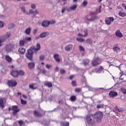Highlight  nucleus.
I'll use <instances>...</instances> for the list:
<instances>
[{"label":"nucleus","mask_w":126,"mask_h":126,"mask_svg":"<svg viewBox=\"0 0 126 126\" xmlns=\"http://www.w3.org/2000/svg\"><path fill=\"white\" fill-rule=\"evenodd\" d=\"M20 9L21 11L24 13V14H26V15H27V14H29V12L26 10V8H25V7H24V6L20 7Z\"/></svg>","instance_id":"nucleus-12"},{"label":"nucleus","mask_w":126,"mask_h":126,"mask_svg":"<svg viewBox=\"0 0 126 126\" xmlns=\"http://www.w3.org/2000/svg\"><path fill=\"white\" fill-rule=\"evenodd\" d=\"M60 73L61 74H63V73H65V70L63 69H60Z\"/></svg>","instance_id":"nucleus-54"},{"label":"nucleus","mask_w":126,"mask_h":126,"mask_svg":"<svg viewBox=\"0 0 126 126\" xmlns=\"http://www.w3.org/2000/svg\"><path fill=\"white\" fill-rule=\"evenodd\" d=\"M66 7H63L61 9V12L62 13H63L64 12V11H65V10H66Z\"/></svg>","instance_id":"nucleus-53"},{"label":"nucleus","mask_w":126,"mask_h":126,"mask_svg":"<svg viewBox=\"0 0 126 126\" xmlns=\"http://www.w3.org/2000/svg\"><path fill=\"white\" fill-rule=\"evenodd\" d=\"M36 48H33V50L35 52H37V51H39L40 49H41V46H40V44L37 43L36 45Z\"/></svg>","instance_id":"nucleus-28"},{"label":"nucleus","mask_w":126,"mask_h":126,"mask_svg":"<svg viewBox=\"0 0 126 126\" xmlns=\"http://www.w3.org/2000/svg\"><path fill=\"white\" fill-rule=\"evenodd\" d=\"M87 3H88L87 0H84L82 2V4L84 6H86V5H87Z\"/></svg>","instance_id":"nucleus-48"},{"label":"nucleus","mask_w":126,"mask_h":126,"mask_svg":"<svg viewBox=\"0 0 126 126\" xmlns=\"http://www.w3.org/2000/svg\"><path fill=\"white\" fill-rule=\"evenodd\" d=\"M24 32L25 34H27V35H29V34H30V32H31V28H28L26 29Z\"/></svg>","instance_id":"nucleus-23"},{"label":"nucleus","mask_w":126,"mask_h":126,"mask_svg":"<svg viewBox=\"0 0 126 126\" xmlns=\"http://www.w3.org/2000/svg\"><path fill=\"white\" fill-rule=\"evenodd\" d=\"M4 42H5V38H1L0 39V47L3 46Z\"/></svg>","instance_id":"nucleus-29"},{"label":"nucleus","mask_w":126,"mask_h":126,"mask_svg":"<svg viewBox=\"0 0 126 126\" xmlns=\"http://www.w3.org/2000/svg\"><path fill=\"white\" fill-rule=\"evenodd\" d=\"M14 49V44L9 43L6 44L4 47V50L7 53H10Z\"/></svg>","instance_id":"nucleus-2"},{"label":"nucleus","mask_w":126,"mask_h":126,"mask_svg":"<svg viewBox=\"0 0 126 126\" xmlns=\"http://www.w3.org/2000/svg\"><path fill=\"white\" fill-rule=\"evenodd\" d=\"M124 76H125V75H122L121 76V77L119 78L120 80H124Z\"/></svg>","instance_id":"nucleus-61"},{"label":"nucleus","mask_w":126,"mask_h":126,"mask_svg":"<svg viewBox=\"0 0 126 126\" xmlns=\"http://www.w3.org/2000/svg\"><path fill=\"white\" fill-rule=\"evenodd\" d=\"M56 23V21L54 20H52L51 21H49V25H52L53 24H55Z\"/></svg>","instance_id":"nucleus-38"},{"label":"nucleus","mask_w":126,"mask_h":126,"mask_svg":"<svg viewBox=\"0 0 126 126\" xmlns=\"http://www.w3.org/2000/svg\"><path fill=\"white\" fill-rule=\"evenodd\" d=\"M30 14L36 15V14H39V11H38L37 10L33 11L32 9H30L29 10V14H27V15H30Z\"/></svg>","instance_id":"nucleus-11"},{"label":"nucleus","mask_w":126,"mask_h":126,"mask_svg":"<svg viewBox=\"0 0 126 126\" xmlns=\"http://www.w3.org/2000/svg\"><path fill=\"white\" fill-rule=\"evenodd\" d=\"M27 53L28 54L33 56V50H32V48L28 49L27 51Z\"/></svg>","instance_id":"nucleus-33"},{"label":"nucleus","mask_w":126,"mask_h":126,"mask_svg":"<svg viewBox=\"0 0 126 126\" xmlns=\"http://www.w3.org/2000/svg\"><path fill=\"white\" fill-rule=\"evenodd\" d=\"M121 91L123 94H126V89L125 88H121Z\"/></svg>","instance_id":"nucleus-51"},{"label":"nucleus","mask_w":126,"mask_h":126,"mask_svg":"<svg viewBox=\"0 0 126 126\" xmlns=\"http://www.w3.org/2000/svg\"><path fill=\"white\" fill-rule=\"evenodd\" d=\"M41 25L42 27H48L49 26V21H43L42 22Z\"/></svg>","instance_id":"nucleus-16"},{"label":"nucleus","mask_w":126,"mask_h":126,"mask_svg":"<svg viewBox=\"0 0 126 126\" xmlns=\"http://www.w3.org/2000/svg\"><path fill=\"white\" fill-rule=\"evenodd\" d=\"M109 96L114 97L115 96H118V93L115 92H110L109 93Z\"/></svg>","instance_id":"nucleus-22"},{"label":"nucleus","mask_w":126,"mask_h":126,"mask_svg":"<svg viewBox=\"0 0 126 126\" xmlns=\"http://www.w3.org/2000/svg\"><path fill=\"white\" fill-rule=\"evenodd\" d=\"M89 62H90L89 60L87 59L84 61L83 64H84V65H87L89 63Z\"/></svg>","instance_id":"nucleus-36"},{"label":"nucleus","mask_w":126,"mask_h":126,"mask_svg":"<svg viewBox=\"0 0 126 126\" xmlns=\"http://www.w3.org/2000/svg\"><path fill=\"white\" fill-rule=\"evenodd\" d=\"M88 30L87 29H85L83 31V33H84V34L83 35V37H86L87 36H88Z\"/></svg>","instance_id":"nucleus-30"},{"label":"nucleus","mask_w":126,"mask_h":126,"mask_svg":"<svg viewBox=\"0 0 126 126\" xmlns=\"http://www.w3.org/2000/svg\"><path fill=\"white\" fill-rule=\"evenodd\" d=\"M91 116L95 120L97 123H101L102 122V119L104 117V114L101 111H98L95 113L94 114H91Z\"/></svg>","instance_id":"nucleus-1"},{"label":"nucleus","mask_w":126,"mask_h":126,"mask_svg":"<svg viewBox=\"0 0 126 126\" xmlns=\"http://www.w3.org/2000/svg\"><path fill=\"white\" fill-rule=\"evenodd\" d=\"M26 57L30 61H33V55L27 53L26 54Z\"/></svg>","instance_id":"nucleus-21"},{"label":"nucleus","mask_w":126,"mask_h":126,"mask_svg":"<svg viewBox=\"0 0 126 126\" xmlns=\"http://www.w3.org/2000/svg\"><path fill=\"white\" fill-rule=\"evenodd\" d=\"M113 50L115 53H118L120 51V48L117 45H114L113 47Z\"/></svg>","instance_id":"nucleus-26"},{"label":"nucleus","mask_w":126,"mask_h":126,"mask_svg":"<svg viewBox=\"0 0 126 126\" xmlns=\"http://www.w3.org/2000/svg\"><path fill=\"white\" fill-rule=\"evenodd\" d=\"M70 100L71 101L73 102L74 101H75V100H76V97H75V96L74 95H72L70 97Z\"/></svg>","instance_id":"nucleus-39"},{"label":"nucleus","mask_w":126,"mask_h":126,"mask_svg":"<svg viewBox=\"0 0 126 126\" xmlns=\"http://www.w3.org/2000/svg\"><path fill=\"white\" fill-rule=\"evenodd\" d=\"M73 77H74V75H71L69 76V79H72V78H73Z\"/></svg>","instance_id":"nucleus-64"},{"label":"nucleus","mask_w":126,"mask_h":126,"mask_svg":"<svg viewBox=\"0 0 126 126\" xmlns=\"http://www.w3.org/2000/svg\"><path fill=\"white\" fill-rule=\"evenodd\" d=\"M0 107L2 108H4V103L2 98H0Z\"/></svg>","instance_id":"nucleus-27"},{"label":"nucleus","mask_w":126,"mask_h":126,"mask_svg":"<svg viewBox=\"0 0 126 126\" xmlns=\"http://www.w3.org/2000/svg\"><path fill=\"white\" fill-rule=\"evenodd\" d=\"M114 17H108L105 19V23L107 25H110L111 24V22H114Z\"/></svg>","instance_id":"nucleus-9"},{"label":"nucleus","mask_w":126,"mask_h":126,"mask_svg":"<svg viewBox=\"0 0 126 126\" xmlns=\"http://www.w3.org/2000/svg\"><path fill=\"white\" fill-rule=\"evenodd\" d=\"M44 85L45 86H47V87H52V83L50 82H47V81L44 82Z\"/></svg>","instance_id":"nucleus-25"},{"label":"nucleus","mask_w":126,"mask_h":126,"mask_svg":"<svg viewBox=\"0 0 126 126\" xmlns=\"http://www.w3.org/2000/svg\"><path fill=\"white\" fill-rule=\"evenodd\" d=\"M11 110L13 111L12 112V115L13 116H16V114L18 112H19V109H18V107H17V106L14 105L12 106Z\"/></svg>","instance_id":"nucleus-5"},{"label":"nucleus","mask_w":126,"mask_h":126,"mask_svg":"<svg viewBox=\"0 0 126 126\" xmlns=\"http://www.w3.org/2000/svg\"><path fill=\"white\" fill-rule=\"evenodd\" d=\"M71 83H72V86H74V87L76 86V83L75 82V81H72Z\"/></svg>","instance_id":"nucleus-56"},{"label":"nucleus","mask_w":126,"mask_h":126,"mask_svg":"<svg viewBox=\"0 0 126 126\" xmlns=\"http://www.w3.org/2000/svg\"><path fill=\"white\" fill-rule=\"evenodd\" d=\"M25 43H26V41H25L24 39L21 40L19 42V46L22 47V46H24V44H25Z\"/></svg>","instance_id":"nucleus-24"},{"label":"nucleus","mask_w":126,"mask_h":126,"mask_svg":"<svg viewBox=\"0 0 126 126\" xmlns=\"http://www.w3.org/2000/svg\"><path fill=\"white\" fill-rule=\"evenodd\" d=\"M79 49L80 52H84L85 51L84 47L81 46V45L79 46Z\"/></svg>","instance_id":"nucleus-43"},{"label":"nucleus","mask_w":126,"mask_h":126,"mask_svg":"<svg viewBox=\"0 0 126 126\" xmlns=\"http://www.w3.org/2000/svg\"><path fill=\"white\" fill-rule=\"evenodd\" d=\"M53 58L57 63H60L61 62V59L59 57V54H55L53 56Z\"/></svg>","instance_id":"nucleus-15"},{"label":"nucleus","mask_w":126,"mask_h":126,"mask_svg":"<svg viewBox=\"0 0 126 126\" xmlns=\"http://www.w3.org/2000/svg\"><path fill=\"white\" fill-rule=\"evenodd\" d=\"M119 15L120 16H121L122 17H125V16H126V13L120 12L119 13Z\"/></svg>","instance_id":"nucleus-35"},{"label":"nucleus","mask_w":126,"mask_h":126,"mask_svg":"<svg viewBox=\"0 0 126 126\" xmlns=\"http://www.w3.org/2000/svg\"><path fill=\"white\" fill-rule=\"evenodd\" d=\"M29 88H31V89H32L33 90H34L36 89V88L34 87V85H30Z\"/></svg>","instance_id":"nucleus-47"},{"label":"nucleus","mask_w":126,"mask_h":126,"mask_svg":"<svg viewBox=\"0 0 126 126\" xmlns=\"http://www.w3.org/2000/svg\"><path fill=\"white\" fill-rule=\"evenodd\" d=\"M77 8V5L73 4L71 5L70 7L67 8L66 10L68 12H70V11L75 10V9H76Z\"/></svg>","instance_id":"nucleus-7"},{"label":"nucleus","mask_w":126,"mask_h":126,"mask_svg":"<svg viewBox=\"0 0 126 126\" xmlns=\"http://www.w3.org/2000/svg\"><path fill=\"white\" fill-rule=\"evenodd\" d=\"M115 110H117L119 113H123L124 112V109L123 108L118 109V107H115Z\"/></svg>","instance_id":"nucleus-40"},{"label":"nucleus","mask_w":126,"mask_h":126,"mask_svg":"<svg viewBox=\"0 0 126 126\" xmlns=\"http://www.w3.org/2000/svg\"><path fill=\"white\" fill-rule=\"evenodd\" d=\"M102 70H103V67H102V66H100L99 69H95L94 70V72H95V73H101Z\"/></svg>","instance_id":"nucleus-17"},{"label":"nucleus","mask_w":126,"mask_h":126,"mask_svg":"<svg viewBox=\"0 0 126 126\" xmlns=\"http://www.w3.org/2000/svg\"><path fill=\"white\" fill-rule=\"evenodd\" d=\"M60 69V68L59 67H56L55 68V71L56 72H58Z\"/></svg>","instance_id":"nucleus-62"},{"label":"nucleus","mask_w":126,"mask_h":126,"mask_svg":"<svg viewBox=\"0 0 126 126\" xmlns=\"http://www.w3.org/2000/svg\"><path fill=\"white\" fill-rule=\"evenodd\" d=\"M45 67L46 68H47V69H50V68H52V65H50L49 64H46L45 65Z\"/></svg>","instance_id":"nucleus-44"},{"label":"nucleus","mask_w":126,"mask_h":126,"mask_svg":"<svg viewBox=\"0 0 126 126\" xmlns=\"http://www.w3.org/2000/svg\"><path fill=\"white\" fill-rule=\"evenodd\" d=\"M44 59H45V57H44V56H41L39 57V60H40V61H43Z\"/></svg>","instance_id":"nucleus-59"},{"label":"nucleus","mask_w":126,"mask_h":126,"mask_svg":"<svg viewBox=\"0 0 126 126\" xmlns=\"http://www.w3.org/2000/svg\"><path fill=\"white\" fill-rule=\"evenodd\" d=\"M97 109H103L104 108V106L102 104L98 105L96 106Z\"/></svg>","instance_id":"nucleus-50"},{"label":"nucleus","mask_w":126,"mask_h":126,"mask_svg":"<svg viewBox=\"0 0 126 126\" xmlns=\"http://www.w3.org/2000/svg\"><path fill=\"white\" fill-rule=\"evenodd\" d=\"M91 115H88L86 117V121H87V123L88 125H89V126H93V125H94V124H95V121H94L93 120H92V119L91 118Z\"/></svg>","instance_id":"nucleus-4"},{"label":"nucleus","mask_w":126,"mask_h":126,"mask_svg":"<svg viewBox=\"0 0 126 126\" xmlns=\"http://www.w3.org/2000/svg\"><path fill=\"white\" fill-rule=\"evenodd\" d=\"M76 40L78 41V42H83L84 41V39L83 38H76Z\"/></svg>","instance_id":"nucleus-49"},{"label":"nucleus","mask_w":126,"mask_h":126,"mask_svg":"<svg viewBox=\"0 0 126 126\" xmlns=\"http://www.w3.org/2000/svg\"><path fill=\"white\" fill-rule=\"evenodd\" d=\"M62 126H68L69 123L68 122H63L61 123Z\"/></svg>","instance_id":"nucleus-37"},{"label":"nucleus","mask_w":126,"mask_h":126,"mask_svg":"<svg viewBox=\"0 0 126 126\" xmlns=\"http://www.w3.org/2000/svg\"><path fill=\"white\" fill-rule=\"evenodd\" d=\"M4 26V23L0 21V28H2Z\"/></svg>","instance_id":"nucleus-52"},{"label":"nucleus","mask_w":126,"mask_h":126,"mask_svg":"<svg viewBox=\"0 0 126 126\" xmlns=\"http://www.w3.org/2000/svg\"><path fill=\"white\" fill-rule=\"evenodd\" d=\"M86 43H87V44H92L93 42L92 41V40H91V39L88 38L86 39Z\"/></svg>","instance_id":"nucleus-34"},{"label":"nucleus","mask_w":126,"mask_h":126,"mask_svg":"<svg viewBox=\"0 0 126 126\" xmlns=\"http://www.w3.org/2000/svg\"><path fill=\"white\" fill-rule=\"evenodd\" d=\"M26 51V50H25V49L22 47H21L18 49L19 53H20L21 55H23L24 54H25Z\"/></svg>","instance_id":"nucleus-20"},{"label":"nucleus","mask_w":126,"mask_h":126,"mask_svg":"<svg viewBox=\"0 0 126 126\" xmlns=\"http://www.w3.org/2000/svg\"><path fill=\"white\" fill-rule=\"evenodd\" d=\"M17 85V82L13 80L8 81V85L9 87H13Z\"/></svg>","instance_id":"nucleus-6"},{"label":"nucleus","mask_w":126,"mask_h":126,"mask_svg":"<svg viewBox=\"0 0 126 126\" xmlns=\"http://www.w3.org/2000/svg\"><path fill=\"white\" fill-rule=\"evenodd\" d=\"M10 37V32H7L5 35L6 39H8Z\"/></svg>","instance_id":"nucleus-41"},{"label":"nucleus","mask_w":126,"mask_h":126,"mask_svg":"<svg viewBox=\"0 0 126 126\" xmlns=\"http://www.w3.org/2000/svg\"><path fill=\"white\" fill-rule=\"evenodd\" d=\"M115 35L116 36H117V37H118L119 38H122V37H123V34L120 30L116 31L115 32Z\"/></svg>","instance_id":"nucleus-14"},{"label":"nucleus","mask_w":126,"mask_h":126,"mask_svg":"<svg viewBox=\"0 0 126 126\" xmlns=\"http://www.w3.org/2000/svg\"><path fill=\"white\" fill-rule=\"evenodd\" d=\"M75 92H80L81 91V89H80V88H76L75 89Z\"/></svg>","instance_id":"nucleus-57"},{"label":"nucleus","mask_w":126,"mask_h":126,"mask_svg":"<svg viewBox=\"0 0 126 126\" xmlns=\"http://www.w3.org/2000/svg\"><path fill=\"white\" fill-rule=\"evenodd\" d=\"M18 75H24V72L23 71L20 70L18 72Z\"/></svg>","instance_id":"nucleus-45"},{"label":"nucleus","mask_w":126,"mask_h":126,"mask_svg":"<svg viewBox=\"0 0 126 126\" xmlns=\"http://www.w3.org/2000/svg\"><path fill=\"white\" fill-rule=\"evenodd\" d=\"M24 39L25 40L26 43L27 42V41H31V37H26Z\"/></svg>","instance_id":"nucleus-42"},{"label":"nucleus","mask_w":126,"mask_h":126,"mask_svg":"<svg viewBox=\"0 0 126 126\" xmlns=\"http://www.w3.org/2000/svg\"><path fill=\"white\" fill-rule=\"evenodd\" d=\"M84 34H82L81 33L78 34V37H83Z\"/></svg>","instance_id":"nucleus-63"},{"label":"nucleus","mask_w":126,"mask_h":126,"mask_svg":"<svg viewBox=\"0 0 126 126\" xmlns=\"http://www.w3.org/2000/svg\"><path fill=\"white\" fill-rule=\"evenodd\" d=\"M100 63H101V60L98 57L94 59L92 61V64L93 66H96V65H98Z\"/></svg>","instance_id":"nucleus-3"},{"label":"nucleus","mask_w":126,"mask_h":126,"mask_svg":"<svg viewBox=\"0 0 126 126\" xmlns=\"http://www.w3.org/2000/svg\"><path fill=\"white\" fill-rule=\"evenodd\" d=\"M5 60H6V61H7V62H8V63H10V62H11V61H12V59H11V58H10L8 56H5Z\"/></svg>","instance_id":"nucleus-31"},{"label":"nucleus","mask_w":126,"mask_h":126,"mask_svg":"<svg viewBox=\"0 0 126 126\" xmlns=\"http://www.w3.org/2000/svg\"><path fill=\"white\" fill-rule=\"evenodd\" d=\"M18 124H19V125H20V126H22V125L23 124V121H18Z\"/></svg>","instance_id":"nucleus-60"},{"label":"nucleus","mask_w":126,"mask_h":126,"mask_svg":"<svg viewBox=\"0 0 126 126\" xmlns=\"http://www.w3.org/2000/svg\"><path fill=\"white\" fill-rule=\"evenodd\" d=\"M28 66L30 69H32L35 67V63L34 62H31L29 63L28 64Z\"/></svg>","instance_id":"nucleus-13"},{"label":"nucleus","mask_w":126,"mask_h":126,"mask_svg":"<svg viewBox=\"0 0 126 126\" xmlns=\"http://www.w3.org/2000/svg\"><path fill=\"white\" fill-rule=\"evenodd\" d=\"M10 74L13 77H17L18 76V71H13L10 73Z\"/></svg>","instance_id":"nucleus-18"},{"label":"nucleus","mask_w":126,"mask_h":126,"mask_svg":"<svg viewBox=\"0 0 126 126\" xmlns=\"http://www.w3.org/2000/svg\"><path fill=\"white\" fill-rule=\"evenodd\" d=\"M33 114L34 116H36V117H42V115H41L40 113H39V112L36 111H34L33 112Z\"/></svg>","instance_id":"nucleus-32"},{"label":"nucleus","mask_w":126,"mask_h":126,"mask_svg":"<svg viewBox=\"0 0 126 126\" xmlns=\"http://www.w3.org/2000/svg\"><path fill=\"white\" fill-rule=\"evenodd\" d=\"M31 7L32 8V9H35V8H36V5H35L34 3H32L31 4Z\"/></svg>","instance_id":"nucleus-46"},{"label":"nucleus","mask_w":126,"mask_h":126,"mask_svg":"<svg viewBox=\"0 0 126 126\" xmlns=\"http://www.w3.org/2000/svg\"><path fill=\"white\" fill-rule=\"evenodd\" d=\"M97 19H99V17L97 16H94L90 18V21L93 22V21H95V20H97Z\"/></svg>","instance_id":"nucleus-19"},{"label":"nucleus","mask_w":126,"mask_h":126,"mask_svg":"<svg viewBox=\"0 0 126 126\" xmlns=\"http://www.w3.org/2000/svg\"><path fill=\"white\" fill-rule=\"evenodd\" d=\"M49 35H50V32H42L39 36V37H38L37 38L39 39V38H45V37H47L48 36H49Z\"/></svg>","instance_id":"nucleus-10"},{"label":"nucleus","mask_w":126,"mask_h":126,"mask_svg":"<svg viewBox=\"0 0 126 126\" xmlns=\"http://www.w3.org/2000/svg\"><path fill=\"white\" fill-rule=\"evenodd\" d=\"M73 48V45L71 44H68L64 47V50L65 51H66V52H69L70 51H71V50H72Z\"/></svg>","instance_id":"nucleus-8"},{"label":"nucleus","mask_w":126,"mask_h":126,"mask_svg":"<svg viewBox=\"0 0 126 126\" xmlns=\"http://www.w3.org/2000/svg\"><path fill=\"white\" fill-rule=\"evenodd\" d=\"M41 72L43 73V74H45L47 72V70L45 69H42L40 70Z\"/></svg>","instance_id":"nucleus-55"},{"label":"nucleus","mask_w":126,"mask_h":126,"mask_svg":"<svg viewBox=\"0 0 126 126\" xmlns=\"http://www.w3.org/2000/svg\"><path fill=\"white\" fill-rule=\"evenodd\" d=\"M21 104H23V105L26 104V102L22 99H21Z\"/></svg>","instance_id":"nucleus-58"}]
</instances>
